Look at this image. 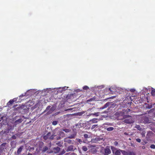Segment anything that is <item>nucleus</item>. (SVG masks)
<instances>
[{"mask_svg": "<svg viewBox=\"0 0 155 155\" xmlns=\"http://www.w3.org/2000/svg\"><path fill=\"white\" fill-rule=\"evenodd\" d=\"M6 143H2L1 145L0 146V148L1 149H2L3 148H2L1 147L2 146H5L6 145Z\"/></svg>", "mask_w": 155, "mask_h": 155, "instance_id": "30", "label": "nucleus"}, {"mask_svg": "<svg viewBox=\"0 0 155 155\" xmlns=\"http://www.w3.org/2000/svg\"><path fill=\"white\" fill-rule=\"evenodd\" d=\"M114 144L115 146H117L118 144V143L117 141H115L114 143Z\"/></svg>", "mask_w": 155, "mask_h": 155, "instance_id": "34", "label": "nucleus"}, {"mask_svg": "<svg viewBox=\"0 0 155 155\" xmlns=\"http://www.w3.org/2000/svg\"><path fill=\"white\" fill-rule=\"evenodd\" d=\"M150 147L151 149H155V145L154 144H151L150 146Z\"/></svg>", "mask_w": 155, "mask_h": 155, "instance_id": "29", "label": "nucleus"}, {"mask_svg": "<svg viewBox=\"0 0 155 155\" xmlns=\"http://www.w3.org/2000/svg\"><path fill=\"white\" fill-rule=\"evenodd\" d=\"M130 109H128V108L126 110V111L127 112H130Z\"/></svg>", "mask_w": 155, "mask_h": 155, "instance_id": "39", "label": "nucleus"}, {"mask_svg": "<svg viewBox=\"0 0 155 155\" xmlns=\"http://www.w3.org/2000/svg\"><path fill=\"white\" fill-rule=\"evenodd\" d=\"M64 142L67 143L69 144H73L74 143V140L68 139V138H66L64 140Z\"/></svg>", "mask_w": 155, "mask_h": 155, "instance_id": "8", "label": "nucleus"}, {"mask_svg": "<svg viewBox=\"0 0 155 155\" xmlns=\"http://www.w3.org/2000/svg\"><path fill=\"white\" fill-rule=\"evenodd\" d=\"M135 127L139 130H141V128L139 125H136Z\"/></svg>", "mask_w": 155, "mask_h": 155, "instance_id": "19", "label": "nucleus"}, {"mask_svg": "<svg viewBox=\"0 0 155 155\" xmlns=\"http://www.w3.org/2000/svg\"><path fill=\"white\" fill-rule=\"evenodd\" d=\"M61 137H56V139L57 140H59L60 139Z\"/></svg>", "mask_w": 155, "mask_h": 155, "instance_id": "38", "label": "nucleus"}, {"mask_svg": "<svg viewBox=\"0 0 155 155\" xmlns=\"http://www.w3.org/2000/svg\"><path fill=\"white\" fill-rule=\"evenodd\" d=\"M84 137L85 138H87L88 137V135L87 134H85L84 135Z\"/></svg>", "mask_w": 155, "mask_h": 155, "instance_id": "32", "label": "nucleus"}, {"mask_svg": "<svg viewBox=\"0 0 155 155\" xmlns=\"http://www.w3.org/2000/svg\"><path fill=\"white\" fill-rule=\"evenodd\" d=\"M48 149V147L47 146H45L43 148L42 151L44 152H45Z\"/></svg>", "mask_w": 155, "mask_h": 155, "instance_id": "20", "label": "nucleus"}, {"mask_svg": "<svg viewBox=\"0 0 155 155\" xmlns=\"http://www.w3.org/2000/svg\"><path fill=\"white\" fill-rule=\"evenodd\" d=\"M4 149V148H3L2 149H0V155H1V153L2 152V150H3Z\"/></svg>", "mask_w": 155, "mask_h": 155, "instance_id": "36", "label": "nucleus"}, {"mask_svg": "<svg viewBox=\"0 0 155 155\" xmlns=\"http://www.w3.org/2000/svg\"><path fill=\"white\" fill-rule=\"evenodd\" d=\"M76 136V134H72L71 135L69 136L68 138H70V139H73Z\"/></svg>", "mask_w": 155, "mask_h": 155, "instance_id": "17", "label": "nucleus"}, {"mask_svg": "<svg viewBox=\"0 0 155 155\" xmlns=\"http://www.w3.org/2000/svg\"><path fill=\"white\" fill-rule=\"evenodd\" d=\"M114 129L113 127H109L107 128V130L108 131H111L113 130Z\"/></svg>", "mask_w": 155, "mask_h": 155, "instance_id": "23", "label": "nucleus"}, {"mask_svg": "<svg viewBox=\"0 0 155 155\" xmlns=\"http://www.w3.org/2000/svg\"><path fill=\"white\" fill-rule=\"evenodd\" d=\"M2 117L1 119L0 120V122L1 121V119H2Z\"/></svg>", "mask_w": 155, "mask_h": 155, "instance_id": "44", "label": "nucleus"}, {"mask_svg": "<svg viewBox=\"0 0 155 155\" xmlns=\"http://www.w3.org/2000/svg\"><path fill=\"white\" fill-rule=\"evenodd\" d=\"M16 138V137L15 135H13L10 138L11 140H15Z\"/></svg>", "mask_w": 155, "mask_h": 155, "instance_id": "28", "label": "nucleus"}, {"mask_svg": "<svg viewBox=\"0 0 155 155\" xmlns=\"http://www.w3.org/2000/svg\"><path fill=\"white\" fill-rule=\"evenodd\" d=\"M97 118H93L92 120H90L89 122L91 124L97 123Z\"/></svg>", "mask_w": 155, "mask_h": 155, "instance_id": "13", "label": "nucleus"}, {"mask_svg": "<svg viewBox=\"0 0 155 155\" xmlns=\"http://www.w3.org/2000/svg\"><path fill=\"white\" fill-rule=\"evenodd\" d=\"M50 107H51V106H48L46 108V110H48L50 109Z\"/></svg>", "mask_w": 155, "mask_h": 155, "instance_id": "35", "label": "nucleus"}, {"mask_svg": "<svg viewBox=\"0 0 155 155\" xmlns=\"http://www.w3.org/2000/svg\"><path fill=\"white\" fill-rule=\"evenodd\" d=\"M100 114V113L99 112H97V113H92L90 114V115H94L96 116H98L99 115V114Z\"/></svg>", "mask_w": 155, "mask_h": 155, "instance_id": "21", "label": "nucleus"}, {"mask_svg": "<svg viewBox=\"0 0 155 155\" xmlns=\"http://www.w3.org/2000/svg\"><path fill=\"white\" fill-rule=\"evenodd\" d=\"M10 144L11 147L13 148H15L16 147V143L14 141H12L11 142Z\"/></svg>", "mask_w": 155, "mask_h": 155, "instance_id": "16", "label": "nucleus"}, {"mask_svg": "<svg viewBox=\"0 0 155 155\" xmlns=\"http://www.w3.org/2000/svg\"><path fill=\"white\" fill-rule=\"evenodd\" d=\"M151 93L152 95H155V90L153 89L151 91Z\"/></svg>", "mask_w": 155, "mask_h": 155, "instance_id": "22", "label": "nucleus"}, {"mask_svg": "<svg viewBox=\"0 0 155 155\" xmlns=\"http://www.w3.org/2000/svg\"><path fill=\"white\" fill-rule=\"evenodd\" d=\"M97 124H94L91 127V129L93 130L95 127H98L97 126Z\"/></svg>", "mask_w": 155, "mask_h": 155, "instance_id": "25", "label": "nucleus"}, {"mask_svg": "<svg viewBox=\"0 0 155 155\" xmlns=\"http://www.w3.org/2000/svg\"><path fill=\"white\" fill-rule=\"evenodd\" d=\"M152 105H150V106H149L148 107V108L149 109H150L152 108Z\"/></svg>", "mask_w": 155, "mask_h": 155, "instance_id": "37", "label": "nucleus"}, {"mask_svg": "<svg viewBox=\"0 0 155 155\" xmlns=\"http://www.w3.org/2000/svg\"><path fill=\"white\" fill-rule=\"evenodd\" d=\"M153 110H154V109H151L149 111V112H148V113H150L151 112H152V111Z\"/></svg>", "mask_w": 155, "mask_h": 155, "instance_id": "40", "label": "nucleus"}, {"mask_svg": "<svg viewBox=\"0 0 155 155\" xmlns=\"http://www.w3.org/2000/svg\"><path fill=\"white\" fill-rule=\"evenodd\" d=\"M60 149H61L60 148L58 147H57L54 149V152L55 153H58L60 151Z\"/></svg>", "mask_w": 155, "mask_h": 155, "instance_id": "12", "label": "nucleus"}, {"mask_svg": "<svg viewBox=\"0 0 155 155\" xmlns=\"http://www.w3.org/2000/svg\"><path fill=\"white\" fill-rule=\"evenodd\" d=\"M140 121L141 123L145 124L149 123V117L147 116H143L141 117Z\"/></svg>", "mask_w": 155, "mask_h": 155, "instance_id": "4", "label": "nucleus"}, {"mask_svg": "<svg viewBox=\"0 0 155 155\" xmlns=\"http://www.w3.org/2000/svg\"><path fill=\"white\" fill-rule=\"evenodd\" d=\"M27 155H32V154L31 153H28Z\"/></svg>", "mask_w": 155, "mask_h": 155, "instance_id": "43", "label": "nucleus"}, {"mask_svg": "<svg viewBox=\"0 0 155 155\" xmlns=\"http://www.w3.org/2000/svg\"><path fill=\"white\" fill-rule=\"evenodd\" d=\"M78 141L79 143H80V142H82V141L81 140V139H79L78 140Z\"/></svg>", "mask_w": 155, "mask_h": 155, "instance_id": "42", "label": "nucleus"}, {"mask_svg": "<svg viewBox=\"0 0 155 155\" xmlns=\"http://www.w3.org/2000/svg\"><path fill=\"white\" fill-rule=\"evenodd\" d=\"M58 122L57 121H54L52 122V124L54 125H55L57 124Z\"/></svg>", "mask_w": 155, "mask_h": 155, "instance_id": "27", "label": "nucleus"}, {"mask_svg": "<svg viewBox=\"0 0 155 155\" xmlns=\"http://www.w3.org/2000/svg\"><path fill=\"white\" fill-rule=\"evenodd\" d=\"M136 141H137V142H139V143H140V141H141V140H140V139H139V138H137V139H136Z\"/></svg>", "mask_w": 155, "mask_h": 155, "instance_id": "33", "label": "nucleus"}, {"mask_svg": "<svg viewBox=\"0 0 155 155\" xmlns=\"http://www.w3.org/2000/svg\"><path fill=\"white\" fill-rule=\"evenodd\" d=\"M15 100V98H14L12 100H10L9 102L7 103V105L8 107L9 106L13 104Z\"/></svg>", "mask_w": 155, "mask_h": 155, "instance_id": "10", "label": "nucleus"}, {"mask_svg": "<svg viewBox=\"0 0 155 155\" xmlns=\"http://www.w3.org/2000/svg\"><path fill=\"white\" fill-rule=\"evenodd\" d=\"M56 136L54 134H52L51 132H49L46 135L43 137V138L45 140L48 139L49 140H53L54 139V137Z\"/></svg>", "mask_w": 155, "mask_h": 155, "instance_id": "1", "label": "nucleus"}, {"mask_svg": "<svg viewBox=\"0 0 155 155\" xmlns=\"http://www.w3.org/2000/svg\"><path fill=\"white\" fill-rule=\"evenodd\" d=\"M66 152L64 150H62L61 151V154L63 155V154L65 153Z\"/></svg>", "mask_w": 155, "mask_h": 155, "instance_id": "31", "label": "nucleus"}, {"mask_svg": "<svg viewBox=\"0 0 155 155\" xmlns=\"http://www.w3.org/2000/svg\"><path fill=\"white\" fill-rule=\"evenodd\" d=\"M82 149L84 151H86L88 149L87 147L85 146H83Z\"/></svg>", "mask_w": 155, "mask_h": 155, "instance_id": "18", "label": "nucleus"}, {"mask_svg": "<svg viewBox=\"0 0 155 155\" xmlns=\"http://www.w3.org/2000/svg\"><path fill=\"white\" fill-rule=\"evenodd\" d=\"M76 148H74V147L73 145H70L68 146L66 150L67 152L69 151H74L75 149H76Z\"/></svg>", "mask_w": 155, "mask_h": 155, "instance_id": "6", "label": "nucleus"}, {"mask_svg": "<svg viewBox=\"0 0 155 155\" xmlns=\"http://www.w3.org/2000/svg\"><path fill=\"white\" fill-rule=\"evenodd\" d=\"M121 151L123 155H136V153L133 151L127 152L124 150Z\"/></svg>", "mask_w": 155, "mask_h": 155, "instance_id": "5", "label": "nucleus"}, {"mask_svg": "<svg viewBox=\"0 0 155 155\" xmlns=\"http://www.w3.org/2000/svg\"><path fill=\"white\" fill-rule=\"evenodd\" d=\"M71 155H77V154L74 153H71Z\"/></svg>", "mask_w": 155, "mask_h": 155, "instance_id": "41", "label": "nucleus"}, {"mask_svg": "<svg viewBox=\"0 0 155 155\" xmlns=\"http://www.w3.org/2000/svg\"><path fill=\"white\" fill-rule=\"evenodd\" d=\"M111 149L112 150L113 153L115 155H120L121 152L122 153L121 151H124L120 149L117 150L116 148L113 146L111 147Z\"/></svg>", "mask_w": 155, "mask_h": 155, "instance_id": "3", "label": "nucleus"}, {"mask_svg": "<svg viewBox=\"0 0 155 155\" xmlns=\"http://www.w3.org/2000/svg\"><path fill=\"white\" fill-rule=\"evenodd\" d=\"M83 88L84 90H87L89 89V87L87 86H85L83 87Z\"/></svg>", "mask_w": 155, "mask_h": 155, "instance_id": "26", "label": "nucleus"}, {"mask_svg": "<svg viewBox=\"0 0 155 155\" xmlns=\"http://www.w3.org/2000/svg\"><path fill=\"white\" fill-rule=\"evenodd\" d=\"M128 117H131L130 115H128Z\"/></svg>", "mask_w": 155, "mask_h": 155, "instance_id": "45", "label": "nucleus"}, {"mask_svg": "<svg viewBox=\"0 0 155 155\" xmlns=\"http://www.w3.org/2000/svg\"><path fill=\"white\" fill-rule=\"evenodd\" d=\"M24 148V146H21L18 150L17 151V153L18 155L20 154L21 152L22 149Z\"/></svg>", "mask_w": 155, "mask_h": 155, "instance_id": "11", "label": "nucleus"}, {"mask_svg": "<svg viewBox=\"0 0 155 155\" xmlns=\"http://www.w3.org/2000/svg\"><path fill=\"white\" fill-rule=\"evenodd\" d=\"M62 130L65 132L66 133H68L70 131V130L69 129H64Z\"/></svg>", "mask_w": 155, "mask_h": 155, "instance_id": "24", "label": "nucleus"}, {"mask_svg": "<svg viewBox=\"0 0 155 155\" xmlns=\"http://www.w3.org/2000/svg\"><path fill=\"white\" fill-rule=\"evenodd\" d=\"M110 104V102H107L103 107H101L100 109H103L106 108H107L109 105Z\"/></svg>", "mask_w": 155, "mask_h": 155, "instance_id": "15", "label": "nucleus"}, {"mask_svg": "<svg viewBox=\"0 0 155 155\" xmlns=\"http://www.w3.org/2000/svg\"><path fill=\"white\" fill-rule=\"evenodd\" d=\"M96 146L95 145H89L88 146L89 151L93 154H94L97 152Z\"/></svg>", "mask_w": 155, "mask_h": 155, "instance_id": "2", "label": "nucleus"}, {"mask_svg": "<svg viewBox=\"0 0 155 155\" xmlns=\"http://www.w3.org/2000/svg\"><path fill=\"white\" fill-rule=\"evenodd\" d=\"M110 88L109 89V90H110Z\"/></svg>", "mask_w": 155, "mask_h": 155, "instance_id": "46", "label": "nucleus"}, {"mask_svg": "<svg viewBox=\"0 0 155 155\" xmlns=\"http://www.w3.org/2000/svg\"><path fill=\"white\" fill-rule=\"evenodd\" d=\"M105 155H108L111 153L110 150L109 148H106L104 149Z\"/></svg>", "mask_w": 155, "mask_h": 155, "instance_id": "9", "label": "nucleus"}, {"mask_svg": "<svg viewBox=\"0 0 155 155\" xmlns=\"http://www.w3.org/2000/svg\"><path fill=\"white\" fill-rule=\"evenodd\" d=\"M22 120L21 118H19L18 120H16L14 123L16 125L17 124L20 123L22 122Z\"/></svg>", "mask_w": 155, "mask_h": 155, "instance_id": "14", "label": "nucleus"}, {"mask_svg": "<svg viewBox=\"0 0 155 155\" xmlns=\"http://www.w3.org/2000/svg\"><path fill=\"white\" fill-rule=\"evenodd\" d=\"M124 121L126 123L128 124H131L133 122V121L131 117L129 119H125Z\"/></svg>", "mask_w": 155, "mask_h": 155, "instance_id": "7", "label": "nucleus"}]
</instances>
